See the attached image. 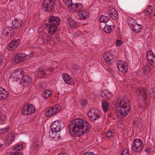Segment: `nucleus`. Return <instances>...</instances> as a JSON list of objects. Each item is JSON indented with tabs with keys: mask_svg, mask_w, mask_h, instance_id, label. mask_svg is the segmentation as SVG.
<instances>
[{
	"mask_svg": "<svg viewBox=\"0 0 155 155\" xmlns=\"http://www.w3.org/2000/svg\"><path fill=\"white\" fill-rule=\"evenodd\" d=\"M68 128L70 132L73 136L80 137L88 132L90 125L85 120L78 118L71 121Z\"/></svg>",
	"mask_w": 155,
	"mask_h": 155,
	"instance_id": "f257e3e1",
	"label": "nucleus"
},
{
	"mask_svg": "<svg viewBox=\"0 0 155 155\" xmlns=\"http://www.w3.org/2000/svg\"><path fill=\"white\" fill-rule=\"evenodd\" d=\"M116 114L120 118L126 116L130 110V106L129 101L126 97L118 99L116 105Z\"/></svg>",
	"mask_w": 155,
	"mask_h": 155,
	"instance_id": "f03ea898",
	"label": "nucleus"
},
{
	"mask_svg": "<svg viewBox=\"0 0 155 155\" xmlns=\"http://www.w3.org/2000/svg\"><path fill=\"white\" fill-rule=\"evenodd\" d=\"M60 21V19L58 17L52 16L49 17L48 22L45 24V27L48 28L49 34L53 35L56 32Z\"/></svg>",
	"mask_w": 155,
	"mask_h": 155,
	"instance_id": "7ed1b4c3",
	"label": "nucleus"
},
{
	"mask_svg": "<svg viewBox=\"0 0 155 155\" xmlns=\"http://www.w3.org/2000/svg\"><path fill=\"white\" fill-rule=\"evenodd\" d=\"M25 74L21 69H17L12 73L11 77L14 78L16 81H18L20 84L22 83Z\"/></svg>",
	"mask_w": 155,
	"mask_h": 155,
	"instance_id": "20e7f679",
	"label": "nucleus"
},
{
	"mask_svg": "<svg viewBox=\"0 0 155 155\" xmlns=\"http://www.w3.org/2000/svg\"><path fill=\"white\" fill-rule=\"evenodd\" d=\"M101 114L100 111L95 108H92L89 109L87 114L90 119L92 121H94L99 118Z\"/></svg>",
	"mask_w": 155,
	"mask_h": 155,
	"instance_id": "39448f33",
	"label": "nucleus"
},
{
	"mask_svg": "<svg viewBox=\"0 0 155 155\" xmlns=\"http://www.w3.org/2000/svg\"><path fill=\"white\" fill-rule=\"evenodd\" d=\"M61 107L59 104L54 105L52 107H50L46 110L45 115L46 117H51L54 115L56 113L59 111Z\"/></svg>",
	"mask_w": 155,
	"mask_h": 155,
	"instance_id": "423d86ee",
	"label": "nucleus"
},
{
	"mask_svg": "<svg viewBox=\"0 0 155 155\" xmlns=\"http://www.w3.org/2000/svg\"><path fill=\"white\" fill-rule=\"evenodd\" d=\"M56 0H45L43 4V7L45 12H50L52 11L55 4Z\"/></svg>",
	"mask_w": 155,
	"mask_h": 155,
	"instance_id": "0eeeda50",
	"label": "nucleus"
},
{
	"mask_svg": "<svg viewBox=\"0 0 155 155\" xmlns=\"http://www.w3.org/2000/svg\"><path fill=\"white\" fill-rule=\"evenodd\" d=\"M35 108L32 104H26L21 108V114L23 115H27L34 113Z\"/></svg>",
	"mask_w": 155,
	"mask_h": 155,
	"instance_id": "6e6552de",
	"label": "nucleus"
},
{
	"mask_svg": "<svg viewBox=\"0 0 155 155\" xmlns=\"http://www.w3.org/2000/svg\"><path fill=\"white\" fill-rule=\"evenodd\" d=\"M143 146V142L140 139H136L132 145V150L134 152H139L142 149Z\"/></svg>",
	"mask_w": 155,
	"mask_h": 155,
	"instance_id": "1a4fd4ad",
	"label": "nucleus"
},
{
	"mask_svg": "<svg viewBox=\"0 0 155 155\" xmlns=\"http://www.w3.org/2000/svg\"><path fill=\"white\" fill-rule=\"evenodd\" d=\"M64 124L60 120H56L53 122L51 124L50 128L52 130L58 132L60 131L64 127Z\"/></svg>",
	"mask_w": 155,
	"mask_h": 155,
	"instance_id": "9d476101",
	"label": "nucleus"
},
{
	"mask_svg": "<svg viewBox=\"0 0 155 155\" xmlns=\"http://www.w3.org/2000/svg\"><path fill=\"white\" fill-rule=\"evenodd\" d=\"M103 57L106 63L109 65H111L113 64L115 58V56L110 51L104 53Z\"/></svg>",
	"mask_w": 155,
	"mask_h": 155,
	"instance_id": "9b49d317",
	"label": "nucleus"
},
{
	"mask_svg": "<svg viewBox=\"0 0 155 155\" xmlns=\"http://www.w3.org/2000/svg\"><path fill=\"white\" fill-rule=\"evenodd\" d=\"M136 94L139 98L146 100L148 97L147 92L146 89L143 87L137 88L136 92Z\"/></svg>",
	"mask_w": 155,
	"mask_h": 155,
	"instance_id": "f8f14e48",
	"label": "nucleus"
},
{
	"mask_svg": "<svg viewBox=\"0 0 155 155\" xmlns=\"http://www.w3.org/2000/svg\"><path fill=\"white\" fill-rule=\"evenodd\" d=\"M15 32V29L12 27H4L2 31V34L5 36H11Z\"/></svg>",
	"mask_w": 155,
	"mask_h": 155,
	"instance_id": "ddd939ff",
	"label": "nucleus"
},
{
	"mask_svg": "<svg viewBox=\"0 0 155 155\" xmlns=\"http://www.w3.org/2000/svg\"><path fill=\"white\" fill-rule=\"evenodd\" d=\"M117 68L120 71L123 73L126 72L128 69V66L126 63L121 61L117 62Z\"/></svg>",
	"mask_w": 155,
	"mask_h": 155,
	"instance_id": "4468645a",
	"label": "nucleus"
},
{
	"mask_svg": "<svg viewBox=\"0 0 155 155\" xmlns=\"http://www.w3.org/2000/svg\"><path fill=\"white\" fill-rule=\"evenodd\" d=\"M147 58L150 64L155 66V55L152 50L147 51Z\"/></svg>",
	"mask_w": 155,
	"mask_h": 155,
	"instance_id": "2eb2a0df",
	"label": "nucleus"
},
{
	"mask_svg": "<svg viewBox=\"0 0 155 155\" xmlns=\"http://www.w3.org/2000/svg\"><path fill=\"white\" fill-rule=\"evenodd\" d=\"M31 56V54H26L25 53H18L14 58V61L16 63H19L22 61L24 58L25 57H30Z\"/></svg>",
	"mask_w": 155,
	"mask_h": 155,
	"instance_id": "dca6fc26",
	"label": "nucleus"
},
{
	"mask_svg": "<svg viewBox=\"0 0 155 155\" xmlns=\"http://www.w3.org/2000/svg\"><path fill=\"white\" fill-rule=\"evenodd\" d=\"M19 43L20 41L19 39L14 40L8 45L7 48L9 51H13L18 47Z\"/></svg>",
	"mask_w": 155,
	"mask_h": 155,
	"instance_id": "f3484780",
	"label": "nucleus"
},
{
	"mask_svg": "<svg viewBox=\"0 0 155 155\" xmlns=\"http://www.w3.org/2000/svg\"><path fill=\"white\" fill-rule=\"evenodd\" d=\"M23 21L20 19L15 18L12 21V28L14 29L20 28L22 24Z\"/></svg>",
	"mask_w": 155,
	"mask_h": 155,
	"instance_id": "a211bd4d",
	"label": "nucleus"
},
{
	"mask_svg": "<svg viewBox=\"0 0 155 155\" xmlns=\"http://www.w3.org/2000/svg\"><path fill=\"white\" fill-rule=\"evenodd\" d=\"M108 13L109 16L112 19L115 20L118 18L117 12L113 8L110 7L109 8Z\"/></svg>",
	"mask_w": 155,
	"mask_h": 155,
	"instance_id": "6ab92c4d",
	"label": "nucleus"
},
{
	"mask_svg": "<svg viewBox=\"0 0 155 155\" xmlns=\"http://www.w3.org/2000/svg\"><path fill=\"white\" fill-rule=\"evenodd\" d=\"M8 95V92L5 88L0 86V100H3L6 99Z\"/></svg>",
	"mask_w": 155,
	"mask_h": 155,
	"instance_id": "aec40b11",
	"label": "nucleus"
},
{
	"mask_svg": "<svg viewBox=\"0 0 155 155\" xmlns=\"http://www.w3.org/2000/svg\"><path fill=\"white\" fill-rule=\"evenodd\" d=\"M64 82L67 84H72L73 83V81L71 77L68 74L64 73L62 74Z\"/></svg>",
	"mask_w": 155,
	"mask_h": 155,
	"instance_id": "412c9836",
	"label": "nucleus"
},
{
	"mask_svg": "<svg viewBox=\"0 0 155 155\" xmlns=\"http://www.w3.org/2000/svg\"><path fill=\"white\" fill-rule=\"evenodd\" d=\"M78 13L80 19H85L88 18L89 13L85 10L80 11Z\"/></svg>",
	"mask_w": 155,
	"mask_h": 155,
	"instance_id": "4be33fe9",
	"label": "nucleus"
},
{
	"mask_svg": "<svg viewBox=\"0 0 155 155\" xmlns=\"http://www.w3.org/2000/svg\"><path fill=\"white\" fill-rule=\"evenodd\" d=\"M57 132L52 130H51L49 132V136L52 139H54V140H57L60 138V137L59 134H58Z\"/></svg>",
	"mask_w": 155,
	"mask_h": 155,
	"instance_id": "5701e85b",
	"label": "nucleus"
},
{
	"mask_svg": "<svg viewBox=\"0 0 155 155\" xmlns=\"http://www.w3.org/2000/svg\"><path fill=\"white\" fill-rule=\"evenodd\" d=\"M33 144L31 147V149L35 152H37L38 148L39 142L37 138L35 137L33 139Z\"/></svg>",
	"mask_w": 155,
	"mask_h": 155,
	"instance_id": "b1692460",
	"label": "nucleus"
},
{
	"mask_svg": "<svg viewBox=\"0 0 155 155\" xmlns=\"http://www.w3.org/2000/svg\"><path fill=\"white\" fill-rule=\"evenodd\" d=\"M112 93L107 90H104L101 92V97H105V98L110 99L112 96Z\"/></svg>",
	"mask_w": 155,
	"mask_h": 155,
	"instance_id": "393cba45",
	"label": "nucleus"
},
{
	"mask_svg": "<svg viewBox=\"0 0 155 155\" xmlns=\"http://www.w3.org/2000/svg\"><path fill=\"white\" fill-rule=\"evenodd\" d=\"M114 27V25H106L104 27L103 30L106 33L109 34L111 32Z\"/></svg>",
	"mask_w": 155,
	"mask_h": 155,
	"instance_id": "a878e982",
	"label": "nucleus"
},
{
	"mask_svg": "<svg viewBox=\"0 0 155 155\" xmlns=\"http://www.w3.org/2000/svg\"><path fill=\"white\" fill-rule=\"evenodd\" d=\"M31 80V77L27 75H25L22 82H23L25 85H28L30 84Z\"/></svg>",
	"mask_w": 155,
	"mask_h": 155,
	"instance_id": "bb28decb",
	"label": "nucleus"
},
{
	"mask_svg": "<svg viewBox=\"0 0 155 155\" xmlns=\"http://www.w3.org/2000/svg\"><path fill=\"white\" fill-rule=\"evenodd\" d=\"M52 94L51 91L50 90H45L43 93V96L44 99H47Z\"/></svg>",
	"mask_w": 155,
	"mask_h": 155,
	"instance_id": "cd10ccee",
	"label": "nucleus"
},
{
	"mask_svg": "<svg viewBox=\"0 0 155 155\" xmlns=\"http://www.w3.org/2000/svg\"><path fill=\"white\" fill-rule=\"evenodd\" d=\"M102 109L104 112H106L109 109V105L108 103L106 101L102 102Z\"/></svg>",
	"mask_w": 155,
	"mask_h": 155,
	"instance_id": "c85d7f7f",
	"label": "nucleus"
},
{
	"mask_svg": "<svg viewBox=\"0 0 155 155\" xmlns=\"http://www.w3.org/2000/svg\"><path fill=\"white\" fill-rule=\"evenodd\" d=\"M68 23L71 27H75L77 25L78 23L72 18H69L68 19Z\"/></svg>",
	"mask_w": 155,
	"mask_h": 155,
	"instance_id": "c756f323",
	"label": "nucleus"
},
{
	"mask_svg": "<svg viewBox=\"0 0 155 155\" xmlns=\"http://www.w3.org/2000/svg\"><path fill=\"white\" fill-rule=\"evenodd\" d=\"M153 8L151 5H149L147 8L146 9L143 13L146 15H149L152 13Z\"/></svg>",
	"mask_w": 155,
	"mask_h": 155,
	"instance_id": "7c9ffc66",
	"label": "nucleus"
},
{
	"mask_svg": "<svg viewBox=\"0 0 155 155\" xmlns=\"http://www.w3.org/2000/svg\"><path fill=\"white\" fill-rule=\"evenodd\" d=\"M109 18L105 15H101L100 18V21L101 22L107 23L109 20Z\"/></svg>",
	"mask_w": 155,
	"mask_h": 155,
	"instance_id": "2f4dec72",
	"label": "nucleus"
},
{
	"mask_svg": "<svg viewBox=\"0 0 155 155\" xmlns=\"http://www.w3.org/2000/svg\"><path fill=\"white\" fill-rule=\"evenodd\" d=\"M131 29L134 31V32L137 33L139 32L141 29V28L138 27L136 25H133L130 27Z\"/></svg>",
	"mask_w": 155,
	"mask_h": 155,
	"instance_id": "473e14b6",
	"label": "nucleus"
},
{
	"mask_svg": "<svg viewBox=\"0 0 155 155\" xmlns=\"http://www.w3.org/2000/svg\"><path fill=\"white\" fill-rule=\"evenodd\" d=\"M6 118V116L2 113L0 112V124H2Z\"/></svg>",
	"mask_w": 155,
	"mask_h": 155,
	"instance_id": "72a5a7b5",
	"label": "nucleus"
},
{
	"mask_svg": "<svg viewBox=\"0 0 155 155\" xmlns=\"http://www.w3.org/2000/svg\"><path fill=\"white\" fill-rule=\"evenodd\" d=\"M42 37L43 38L45 43L49 42L51 36L48 35L45 33H43L42 35Z\"/></svg>",
	"mask_w": 155,
	"mask_h": 155,
	"instance_id": "f704fd0d",
	"label": "nucleus"
},
{
	"mask_svg": "<svg viewBox=\"0 0 155 155\" xmlns=\"http://www.w3.org/2000/svg\"><path fill=\"white\" fill-rule=\"evenodd\" d=\"M64 3L68 5L69 8H71L73 5L74 3H72V0H63Z\"/></svg>",
	"mask_w": 155,
	"mask_h": 155,
	"instance_id": "c9c22d12",
	"label": "nucleus"
},
{
	"mask_svg": "<svg viewBox=\"0 0 155 155\" xmlns=\"http://www.w3.org/2000/svg\"><path fill=\"white\" fill-rule=\"evenodd\" d=\"M23 146V145L22 144H18L14 147L13 148V150L14 151H19L22 149Z\"/></svg>",
	"mask_w": 155,
	"mask_h": 155,
	"instance_id": "e433bc0d",
	"label": "nucleus"
},
{
	"mask_svg": "<svg viewBox=\"0 0 155 155\" xmlns=\"http://www.w3.org/2000/svg\"><path fill=\"white\" fill-rule=\"evenodd\" d=\"M80 104L83 107H84L87 104V101L85 99H82L80 101Z\"/></svg>",
	"mask_w": 155,
	"mask_h": 155,
	"instance_id": "4c0bfd02",
	"label": "nucleus"
},
{
	"mask_svg": "<svg viewBox=\"0 0 155 155\" xmlns=\"http://www.w3.org/2000/svg\"><path fill=\"white\" fill-rule=\"evenodd\" d=\"M120 155H130L129 150L125 149L122 152Z\"/></svg>",
	"mask_w": 155,
	"mask_h": 155,
	"instance_id": "58836bf2",
	"label": "nucleus"
},
{
	"mask_svg": "<svg viewBox=\"0 0 155 155\" xmlns=\"http://www.w3.org/2000/svg\"><path fill=\"white\" fill-rule=\"evenodd\" d=\"M46 74V73L43 70H40L38 71V75L39 76H41L42 75L45 76Z\"/></svg>",
	"mask_w": 155,
	"mask_h": 155,
	"instance_id": "ea45409f",
	"label": "nucleus"
},
{
	"mask_svg": "<svg viewBox=\"0 0 155 155\" xmlns=\"http://www.w3.org/2000/svg\"><path fill=\"white\" fill-rule=\"evenodd\" d=\"M146 74L148 73L151 70V68L149 65H147L143 68Z\"/></svg>",
	"mask_w": 155,
	"mask_h": 155,
	"instance_id": "a19ab883",
	"label": "nucleus"
},
{
	"mask_svg": "<svg viewBox=\"0 0 155 155\" xmlns=\"http://www.w3.org/2000/svg\"><path fill=\"white\" fill-rule=\"evenodd\" d=\"M37 41L38 43L40 45H41L44 43H45V41H44L43 38L42 37L39 38L37 39Z\"/></svg>",
	"mask_w": 155,
	"mask_h": 155,
	"instance_id": "79ce46f5",
	"label": "nucleus"
},
{
	"mask_svg": "<svg viewBox=\"0 0 155 155\" xmlns=\"http://www.w3.org/2000/svg\"><path fill=\"white\" fill-rule=\"evenodd\" d=\"M39 87L41 88H44L47 87L46 84L45 82H42L40 83Z\"/></svg>",
	"mask_w": 155,
	"mask_h": 155,
	"instance_id": "37998d69",
	"label": "nucleus"
},
{
	"mask_svg": "<svg viewBox=\"0 0 155 155\" xmlns=\"http://www.w3.org/2000/svg\"><path fill=\"white\" fill-rule=\"evenodd\" d=\"M150 94L151 96L155 97V88H152L150 92Z\"/></svg>",
	"mask_w": 155,
	"mask_h": 155,
	"instance_id": "c03bdc74",
	"label": "nucleus"
},
{
	"mask_svg": "<svg viewBox=\"0 0 155 155\" xmlns=\"http://www.w3.org/2000/svg\"><path fill=\"white\" fill-rule=\"evenodd\" d=\"M9 129L8 127H6L5 128H2L0 129V131L3 134L6 133Z\"/></svg>",
	"mask_w": 155,
	"mask_h": 155,
	"instance_id": "a18cd8bd",
	"label": "nucleus"
},
{
	"mask_svg": "<svg viewBox=\"0 0 155 155\" xmlns=\"http://www.w3.org/2000/svg\"><path fill=\"white\" fill-rule=\"evenodd\" d=\"M73 5H74V6L76 8H78V7H80L79 9H80L81 8H82L83 7V5L82 4L80 3H76V4L74 3Z\"/></svg>",
	"mask_w": 155,
	"mask_h": 155,
	"instance_id": "49530a36",
	"label": "nucleus"
},
{
	"mask_svg": "<svg viewBox=\"0 0 155 155\" xmlns=\"http://www.w3.org/2000/svg\"><path fill=\"white\" fill-rule=\"evenodd\" d=\"M46 73L47 72H49L50 73L53 71V69L50 66L48 67H47L46 68Z\"/></svg>",
	"mask_w": 155,
	"mask_h": 155,
	"instance_id": "de8ad7c7",
	"label": "nucleus"
},
{
	"mask_svg": "<svg viewBox=\"0 0 155 155\" xmlns=\"http://www.w3.org/2000/svg\"><path fill=\"white\" fill-rule=\"evenodd\" d=\"M112 136V132L111 131H108L106 134V136L107 137H110Z\"/></svg>",
	"mask_w": 155,
	"mask_h": 155,
	"instance_id": "09e8293b",
	"label": "nucleus"
},
{
	"mask_svg": "<svg viewBox=\"0 0 155 155\" xmlns=\"http://www.w3.org/2000/svg\"><path fill=\"white\" fill-rule=\"evenodd\" d=\"M140 72V74L142 75H143L144 74H146L143 68L138 71V73H139Z\"/></svg>",
	"mask_w": 155,
	"mask_h": 155,
	"instance_id": "8fccbe9b",
	"label": "nucleus"
},
{
	"mask_svg": "<svg viewBox=\"0 0 155 155\" xmlns=\"http://www.w3.org/2000/svg\"><path fill=\"white\" fill-rule=\"evenodd\" d=\"M10 140L11 142L13 141L15 138V135L14 134H11Z\"/></svg>",
	"mask_w": 155,
	"mask_h": 155,
	"instance_id": "3c124183",
	"label": "nucleus"
},
{
	"mask_svg": "<svg viewBox=\"0 0 155 155\" xmlns=\"http://www.w3.org/2000/svg\"><path fill=\"white\" fill-rule=\"evenodd\" d=\"M122 41L120 40L117 41L116 44L117 46H119L121 44Z\"/></svg>",
	"mask_w": 155,
	"mask_h": 155,
	"instance_id": "603ef678",
	"label": "nucleus"
},
{
	"mask_svg": "<svg viewBox=\"0 0 155 155\" xmlns=\"http://www.w3.org/2000/svg\"><path fill=\"white\" fill-rule=\"evenodd\" d=\"M73 68L75 70H77L78 68V66L77 64H74L72 66Z\"/></svg>",
	"mask_w": 155,
	"mask_h": 155,
	"instance_id": "864d4df0",
	"label": "nucleus"
},
{
	"mask_svg": "<svg viewBox=\"0 0 155 155\" xmlns=\"http://www.w3.org/2000/svg\"><path fill=\"white\" fill-rule=\"evenodd\" d=\"M93 153L91 152L90 153L86 152L84 153V155H93Z\"/></svg>",
	"mask_w": 155,
	"mask_h": 155,
	"instance_id": "5fc2aeb1",
	"label": "nucleus"
},
{
	"mask_svg": "<svg viewBox=\"0 0 155 155\" xmlns=\"http://www.w3.org/2000/svg\"><path fill=\"white\" fill-rule=\"evenodd\" d=\"M15 155H21L22 153L20 152H15Z\"/></svg>",
	"mask_w": 155,
	"mask_h": 155,
	"instance_id": "6e6d98bb",
	"label": "nucleus"
},
{
	"mask_svg": "<svg viewBox=\"0 0 155 155\" xmlns=\"http://www.w3.org/2000/svg\"><path fill=\"white\" fill-rule=\"evenodd\" d=\"M135 25H136L137 27H138L141 28V29L142 28V27L140 24H137V23H136Z\"/></svg>",
	"mask_w": 155,
	"mask_h": 155,
	"instance_id": "4d7b16f0",
	"label": "nucleus"
},
{
	"mask_svg": "<svg viewBox=\"0 0 155 155\" xmlns=\"http://www.w3.org/2000/svg\"><path fill=\"white\" fill-rule=\"evenodd\" d=\"M58 155H68L67 153H60Z\"/></svg>",
	"mask_w": 155,
	"mask_h": 155,
	"instance_id": "13d9d810",
	"label": "nucleus"
},
{
	"mask_svg": "<svg viewBox=\"0 0 155 155\" xmlns=\"http://www.w3.org/2000/svg\"><path fill=\"white\" fill-rule=\"evenodd\" d=\"M10 155H15V152H11L10 153Z\"/></svg>",
	"mask_w": 155,
	"mask_h": 155,
	"instance_id": "bf43d9fd",
	"label": "nucleus"
},
{
	"mask_svg": "<svg viewBox=\"0 0 155 155\" xmlns=\"http://www.w3.org/2000/svg\"><path fill=\"white\" fill-rule=\"evenodd\" d=\"M56 40L57 41H59L60 38H59V37L57 36H56Z\"/></svg>",
	"mask_w": 155,
	"mask_h": 155,
	"instance_id": "052dcab7",
	"label": "nucleus"
},
{
	"mask_svg": "<svg viewBox=\"0 0 155 155\" xmlns=\"http://www.w3.org/2000/svg\"><path fill=\"white\" fill-rule=\"evenodd\" d=\"M145 151L147 153H149L150 152V150L149 149H147Z\"/></svg>",
	"mask_w": 155,
	"mask_h": 155,
	"instance_id": "680f3d73",
	"label": "nucleus"
},
{
	"mask_svg": "<svg viewBox=\"0 0 155 155\" xmlns=\"http://www.w3.org/2000/svg\"><path fill=\"white\" fill-rule=\"evenodd\" d=\"M105 0L107 2H108V1H110V0Z\"/></svg>",
	"mask_w": 155,
	"mask_h": 155,
	"instance_id": "e2e57ef3",
	"label": "nucleus"
},
{
	"mask_svg": "<svg viewBox=\"0 0 155 155\" xmlns=\"http://www.w3.org/2000/svg\"><path fill=\"white\" fill-rule=\"evenodd\" d=\"M2 146V145H0V148Z\"/></svg>",
	"mask_w": 155,
	"mask_h": 155,
	"instance_id": "0e129e2a",
	"label": "nucleus"
},
{
	"mask_svg": "<svg viewBox=\"0 0 155 155\" xmlns=\"http://www.w3.org/2000/svg\"><path fill=\"white\" fill-rule=\"evenodd\" d=\"M14 0H10V1H13Z\"/></svg>",
	"mask_w": 155,
	"mask_h": 155,
	"instance_id": "69168bd1",
	"label": "nucleus"
},
{
	"mask_svg": "<svg viewBox=\"0 0 155 155\" xmlns=\"http://www.w3.org/2000/svg\"><path fill=\"white\" fill-rule=\"evenodd\" d=\"M154 16H155V14L154 15Z\"/></svg>",
	"mask_w": 155,
	"mask_h": 155,
	"instance_id": "338daca9",
	"label": "nucleus"
},
{
	"mask_svg": "<svg viewBox=\"0 0 155 155\" xmlns=\"http://www.w3.org/2000/svg\"><path fill=\"white\" fill-rule=\"evenodd\" d=\"M155 1V0H154Z\"/></svg>",
	"mask_w": 155,
	"mask_h": 155,
	"instance_id": "774afa93",
	"label": "nucleus"
}]
</instances>
